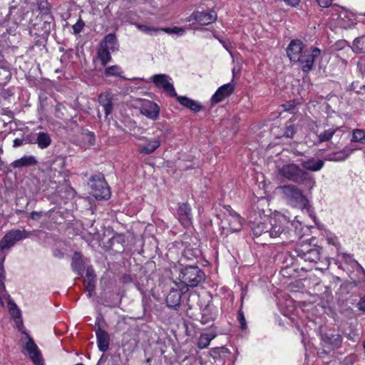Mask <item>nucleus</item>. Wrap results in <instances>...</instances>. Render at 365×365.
I'll return each instance as SVG.
<instances>
[{
	"label": "nucleus",
	"mask_w": 365,
	"mask_h": 365,
	"mask_svg": "<svg viewBox=\"0 0 365 365\" xmlns=\"http://www.w3.org/2000/svg\"><path fill=\"white\" fill-rule=\"evenodd\" d=\"M287 53L291 61L299 63L302 71L308 73L313 68L314 62L320 56L321 50L317 47L307 48L302 41L295 39L289 44Z\"/></svg>",
	"instance_id": "f257e3e1"
},
{
	"label": "nucleus",
	"mask_w": 365,
	"mask_h": 365,
	"mask_svg": "<svg viewBox=\"0 0 365 365\" xmlns=\"http://www.w3.org/2000/svg\"><path fill=\"white\" fill-rule=\"evenodd\" d=\"M283 198L290 205L302 210L309 209V200L304 195L302 190L294 185H287L277 187Z\"/></svg>",
	"instance_id": "f03ea898"
},
{
	"label": "nucleus",
	"mask_w": 365,
	"mask_h": 365,
	"mask_svg": "<svg viewBox=\"0 0 365 365\" xmlns=\"http://www.w3.org/2000/svg\"><path fill=\"white\" fill-rule=\"evenodd\" d=\"M279 173L283 177L294 182L305 183L309 189H312L315 185L314 179L296 164L284 165Z\"/></svg>",
	"instance_id": "7ed1b4c3"
},
{
	"label": "nucleus",
	"mask_w": 365,
	"mask_h": 365,
	"mask_svg": "<svg viewBox=\"0 0 365 365\" xmlns=\"http://www.w3.org/2000/svg\"><path fill=\"white\" fill-rule=\"evenodd\" d=\"M178 278L180 286L187 290L188 287H197L202 282L205 274L197 266H188L180 269Z\"/></svg>",
	"instance_id": "20e7f679"
},
{
	"label": "nucleus",
	"mask_w": 365,
	"mask_h": 365,
	"mask_svg": "<svg viewBox=\"0 0 365 365\" xmlns=\"http://www.w3.org/2000/svg\"><path fill=\"white\" fill-rule=\"evenodd\" d=\"M298 257L304 259V261L312 262V263H320L322 264V267H317L318 269H327L329 266V261L326 259H322L321 257V248L319 247H310L309 245H304L298 247L296 250Z\"/></svg>",
	"instance_id": "39448f33"
},
{
	"label": "nucleus",
	"mask_w": 365,
	"mask_h": 365,
	"mask_svg": "<svg viewBox=\"0 0 365 365\" xmlns=\"http://www.w3.org/2000/svg\"><path fill=\"white\" fill-rule=\"evenodd\" d=\"M285 221L284 217H270L269 229L268 230V237L269 238L281 237L283 241H294L291 232L283 225Z\"/></svg>",
	"instance_id": "423d86ee"
},
{
	"label": "nucleus",
	"mask_w": 365,
	"mask_h": 365,
	"mask_svg": "<svg viewBox=\"0 0 365 365\" xmlns=\"http://www.w3.org/2000/svg\"><path fill=\"white\" fill-rule=\"evenodd\" d=\"M30 232L25 230H11L4 236L0 241V252H4L5 250H9L11 247L15 245V244L29 237Z\"/></svg>",
	"instance_id": "0eeeda50"
},
{
	"label": "nucleus",
	"mask_w": 365,
	"mask_h": 365,
	"mask_svg": "<svg viewBox=\"0 0 365 365\" xmlns=\"http://www.w3.org/2000/svg\"><path fill=\"white\" fill-rule=\"evenodd\" d=\"M91 180V194L96 199H107L110 197L109 187L102 175L93 176Z\"/></svg>",
	"instance_id": "6e6552de"
},
{
	"label": "nucleus",
	"mask_w": 365,
	"mask_h": 365,
	"mask_svg": "<svg viewBox=\"0 0 365 365\" xmlns=\"http://www.w3.org/2000/svg\"><path fill=\"white\" fill-rule=\"evenodd\" d=\"M344 134L343 127L335 125H326L324 126L323 130L319 132L317 138L319 142L322 143L329 141L332 138L340 139Z\"/></svg>",
	"instance_id": "1a4fd4ad"
},
{
	"label": "nucleus",
	"mask_w": 365,
	"mask_h": 365,
	"mask_svg": "<svg viewBox=\"0 0 365 365\" xmlns=\"http://www.w3.org/2000/svg\"><path fill=\"white\" fill-rule=\"evenodd\" d=\"M153 83L159 88H162L171 97L177 96L175 88L170 82L171 78L166 74H155L152 76Z\"/></svg>",
	"instance_id": "9d476101"
},
{
	"label": "nucleus",
	"mask_w": 365,
	"mask_h": 365,
	"mask_svg": "<svg viewBox=\"0 0 365 365\" xmlns=\"http://www.w3.org/2000/svg\"><path fill=\"white\" fill-rule=\"evenodd\" d=\"M217 19V14L214 11H195L193 12L186 21L191 22L195 21L200 25H208L214 22Z\"/></svg>",
	"instance_id": "9b49d317"
},
{
	"label": "nucleus",
	"mask_w": 365,
	"mask_h": 365,
	"mask_svg": "<svg viewBox=\"0 0 365 365\" xmlns=\"http://www.w3.org/2000/svg\"><path fill=\"white\" fill-rule=\"evenodd\" d=\"M27 354L35 365H44L41 351L34 339L27 336V341L24 345Z\"/></svg>",
	"instance_id": "f8f14e48"
},
{
	"label": "nucleus",
	"mask_w": 365,
	"mask_h": 365,
	"mask_svg": "<svg viewBox=\"0 0 365 365\" xmlns=\"http://www.w3.org/2000/svg\"><path fill=\"white\" fill-rule=\"evenodd\" d=\"M140 112L148 118L156 120L159 116L160 108L157 103L149 100H144L140 108Z\"/></svg>",
	"instance_id": "ddd939ff"
},
{
	"label": "nucleus",
	"mask_w": 365,
	"mask_h": 365,
	"mask_svg": "<svg viewBox=\"0 0 365 365\" xmlns=\"http://www.w3.org/2000/svg\"><path fill=\"white\" fill-rule=\"evenodd\" d=\"M227 217V220L229 223V229L231 232H239L242 227V220L239 214L233 210L230 206L227 205L225 207Z\"/></svg>",
	"instance_id": "4468645a"
},
{
	"label": "nucleus",
	"mask_w": 365,
	"mask_h": 365,
	"mask_svg": "<svg viewBox=\"0 0 365 365\" xmlns=\"http://www.w3.org/2000/svg\"><path fill=\"white\" fill-rule=\"evenodd\" d=\"M177 215L183 227H188L192 225V210L187 203H182L178 207Z\"/></svg>",
	"instance_id": "2eb2a0df"
},
{
	"label": "nucleus",
	"mask_w": 365,
	"mask_h": 365,
	"mask_svg": "<svg viewBox=\"0 0 365 365\" xmlns=\"http://www.w3.org/2000/svg\"><path fill=\"white\" fill-rule=\"evenodd\" d=\"M269 218L270 217L264 216L263 221L261 222H252V230L255 237L264 236L268 237V230L269 227Z\"/></svg>",
	"instance_id": "dca6fc26"
},
{
	"label": "nucleus",
	"mask_w": 365,
	"mask_h": 365,
	"mask_svg": "<svg viewBox=\"0 0 365 365\" xmlns=\"http://www.w3.org/2000/svg\"><path fill=\"white\" fill-rule=\"evenodd\" d=\"M235 86L230 83L220 86L212 97V101L215 103H218L225 98L231 95L234 91Z\"/></svg>",
	"instance_id": "f3484780"
},
{
	"label": "nucleus",
	"mask_w": 365,
	"mask_h": 365,
	"mask_svg": "<svg viewBox=\"0 0 365 365\" xmlns=\"http://www.w3.org/2000/svg\"><path fill=\"white\" fill-rule=\"evenodd\" d=\"M98 347L101 351H106L110 345V336L107 331L102 329L99 326L96 329Z\"/></svg>",
	"instance_id": "a211bd4d"
},
{
	"label": "nucleus",
	"mask_w": 365,
	"mask_h": 365,
	"mask_svg": "<svg viewBox=\"0 0 365 365\" xmlns=\"http://www.w3.org/2000/svg\"><path fill=\"white\" fill-rule=\"evenodd\" d=\"M179 288L180 290H178V289L171 288L169 293L168 294L166 297V303L167 305L169 307L176 308L179 306L180 299H181V294L184 292V287H180Z\"/></svg>",
	"instance_id": "6ab92c4d"
},
{
	"label": "nucleus",
	"mask_w": 365,
	"mask_h": 365,
	"mask_svg": "<svg viewBox=\"0 0 365 365\" xmlns=\"http://www.w3.org/2000/svg\"><path fill=\"white\" fill-rule=\"evenodd\" d=\"M113 95L109 92L101 93L98 96L99 103L103 107L106 116H108L113 110Z\"/></svg>",
	"instance_id": "aec40b11"
},
{
	"label": "nucleus",
	"mask_w": 365,
	"mask_h": 365,
	"mask_svg": "<svg viewBox=\"0 0 365 365\" xmlns=\"http://www.w3.org/2000/svg\"><path fill=\"white\" fill-rule=\"evenodd\" d=\"M30 143H37L41 149L48 148L51 143V138L47 133L40 132L37 135V138L34 140H29Z\"/></svg>",
	"instance_id": "412c9836"
},
{
	"label": "nucleus",
	"mask_w": 365,
	"mask_h": 365,
	"mask_svg": "<svg viewBox=\"0 0 365 365\" xmlns=\"http://www.w3.org/2000/svg\"><path fill=\"white\" fill-rule=\"evenodd\" d=\"M175 97L177 98L178 101L182 106L190 109L194 112H198L202 108V106L198 102L192 100L186 96H180L177 95V96Z\"/></svg>",
	"instance_id": "4be33fe9"
},
{
	"label": "nucleus",
	"mask_w": 365,
	"mask_h": 365,
	"mask_svg": "<svg viewBox=\"0 0 365 365\" xmlns=\"http://www.w3.org/2000/svg\"><path fill=\"white\" fill-rule=\"evenodd\" d=\"M302 167L308 170L316 172L321 170L324 166V161L319 159L310 158L302 161Z\"/></svg>",
	"instance_id": "5701e85b"
},
{
	"label": "nucleus",
	"mask_w": 365,
	"mask_h": 365,
	"mask_svg": "<svg viewBox=\"0 0 365 365\" xmlns=\"http://www.w3.org/2000/svg\"><path fill=\"white\" fill-rule=\"evenodd\" d=\"M160 145L159 137L148 140L144 145H141L139 152L144 155L153 153Z\"/></svg>",
	"instance_id": "b1692460"
},
{
	"label": "nucleus",
	"mask_w": 365,
	"mask_h": 365,
	"mask_svg": "<svg viewBox=\"0 0 365 365\" xmlns=\"http://www.w3.org/2000/svg\"><path fill=\"white\" fill-rule=\"evenodd\" d=\"M100 46L110 51L117 50L118 42L115 35L114 34H108L106 35L103 40L101 42Z\"/></svg>",
	"instance_id": "393cba45"
},
{
	"label": "nucleus",
	"mask_w": 365,
	"mask_h": 365,
	"mask_svg": "<svg viewBox=\"0 0 365 365\" xmlns=\"http://www.w3.org/2000/svg\"><path fill=\"white\" fill-rule=\"evenodd\" d=\"M36 158L34 156H28L25 155L21 158L20 159H18L15 161H14L11 165L14 168H21L24 167H29L31 165H34L36 164Z\"/></svg>",
	"instance_id": "a878e982"
},
{
	"label": "nucleus",
	"mask_w": 365,
	"mask_h": 365,
	"mask_svg": "<svg viewBox=\"0 0 365 365\" xmlns=\"http://www.w3.org/2000/svg\"><path fill=\"white\" fill-rule=\"evenodd\" d=\"M71 267L73 270L78 275H82L84 270V262L81 255L75 252L71 262Z\"/></svg>",
	"instance_id": "bb28decb"
},
{
	"label": "nucleus",
	"mask_w": 365,
	"mask_h": 365,
	"mask_svg": "<svg viewBox=\"0 0 365 365\" xmlns=\"http://www.w3.org/2000/svg\"><path fill=\"white\" fill-rule=\"evenodd\" d=\"M5 270L4 269L3 262L0 263V304L4 306V299L7 298L8 294L6 293L5 285Z\"/></svg>",
	"instance_id": "cd10ccee"
},
{
	"label": "nucleus",
	"mask_w": 365,
	"mask_h": 365,
	"mask_svg": "<svg viewBox=\"0 0 365 365\" xmlns=\"http://www.w3.org/2000/svg\"><path fill=\"white\" fill-rule=\"evenodd\" d=\"M216 337V334L215 333H203L200 336L197 347L200 349H203L210 345L211 341Z\"/></svg>",
	"instance_id": "c85d7f7f"
},
{
	"label": "nucleus",
	"mask_w": 365,
	"mask_h": 365,
	"mask_svg": "<svg viewBox=\"0 0 365 365\" xmlns=\"http://www.w3.org/2000/svg\"><path fill=\"white\" fill-rule=\"evenodd\" d=\"M350 153L349 150H341L327 155L326 159L329 161H344L349 156Z\"/></svg>",
	"instance_id": "c756f323"
},
{
	"label": "nucleus",
	"mask_w": 365,
	"mask_h": 365,
	"mask_svg": "<svg viewBox=\"0 0 365 365\" xmlns=\"http://www.w3.org/2000/svg\"><path fill=\"white\" fill-rule=\"evenodd\" d=\"M7 304V307L11 315L15 319H19L21 317V312L16 304L10 299L9 295H7V298L4 299V304Z\"/></svg>",
	"instance_id": "7c9ffc66"
},
{
	"label": "nucleus",
	"mask_w": 365,
	"mask_h": 365,
	"mask_svg": "<svg viewBox=\"0 0 365 365\" xmlns=\"http://www.w3.org/2000/svg\"><path fill=\"white\" fill-rule=\"evenodd\" d=\"M351 48L356 53L365 52V36L356 38L353 42Z\"/></svg>",
	"instance_id": "2f4dec72"
},
{
	"label": "nucleus",
	"mask_w": 365,
	"mask_h": 365,
	"mask_svg": "<svg viewBox=\"0 0 365 365\" xmlns=\"http://www.w3.org/2000/svg\"><path fill=\"white\" fill-rule=\"evenodd\" d=\"M109 51L110 50L107 48H104L100 46V48L98 51V56L103 66H106L111 60V56Z\"/></svg>",
	"instance_id": "473e14b6"
},
{
	"label": "nucleus",
	"mask_w": 365,
	"mask_h": 365,
	"mask_svg": "<svg viewBox=\"0 0 365 365\" xmlns=\"http://www.w3.org/2000/svg\"><path fill=\"white\" fill-rule=\"evenodd\" d=\"M95 277L94 270L92 267H88L86 270V276L84 279L85 287L95 286Z\"/></svg>",
	"instance_id": "72a5a7b5"
},
{
	"label": "nucleus",
	"mask_w": 365,
	"mask_h": 365,
	"mask_svg": "<svg viewBox=\"0 0 365 365\" xmlns=\"http://www.w3.org/2000/svg\"><path fill=\"white\" fill-rule=\"evenodd\" d=\"M122 70L120 67L117 65L106 68L104 72L106 76H120Z\"/></svg>",
	"instance_id": "f704fd0d"
},
{
	"label": "nucleus",
	"mask_w": 365,
	"mask_h": 365,
	"mask_svg": "<svg viewBox=\"0 0 365 365\" xmlns=\"http://www.w3.org/2000/svg\"><path fill=\"white\" fill-rule=\"evenodd\" d=\"M351 141L359 143L365 141V131L362 129H354L352 133Z\"/></svg>",
	"instance_id": "c9c22d12"
},
{
	"label": "nucleus",
	"mask_w": 365,
	"mask_h": 365,
	"mask_svg": "<svg viewBox=\"0 0 365 365\" xmlns=\"http://www.w3.org/2000/svg\"><path fill=\"white\" fill-rule=\"evenodd\" d=\"M296 133V128L292 122L289 121L285 123L284 128V136L286 138H292Z\"/></svg>",
	"instance_id": "e433bc0d"
},
{
	"label": "nucleus",
	"mask_w": 365,
	"mask_h": 365,
	"mask_svg": "<svg viewBox=\"0 0 365 365\" xmlns=\"http://www.w3.org/2000/svg\"><path fill=\"white\" fill-rule=\"evenodd\" d=\"M160 31H163L169 34H177L178 36H182L185 33V29L182 27L174 26L173 28H161Z\"/></svg>",
	"instance_id": "4c0bfd02"
},
{
	"label": "nucleus",
	"mask_w": 365,
	"mask_h": 365,
	"mask_svg": "<svg viewBox=\"0 0 365 365\" xmlns=\"http://www.w3.org/2000/svg\"><path fill=\"white\" fill-rule=\"evenodd\" d=\"M135 25L140 31H141L145 34H152L153 32L160 31V29H158V28H155L153 26H149L144 25V24H135Z\"/></svg>",
	"instance_id": "58836bf2"
},
{
	"label": "nucleus",
	"mask_w": 365,
	"mask_h": 365,
	"mask_svg": "<svg viewBox=\"0 0 365 365\" xmlns=\"http://www.w3.org/2000/svg\"><path fill=\"white\" fill-rule=\"evenodd\" d=\"M85 23L81 19H79L77 22L73 26V34H78L83 30Z\"/></svg>",
	"instance_id": "ea45409f"
},
{
	"label": "nucleus",
	"mask_w": 365,
	"mask_h": 365,
	"mask_svg": "<svg viewBox=\"0 0 365 365\" xmlns=\"http://www.w3.org/2000/svg\"><path fill=\"white\" fill-rule=\"evenodd\" d=\"M207 312H208L207 309L203 310V314L201 319V322L203 324H209L213 321V317H207Z\"/></svg>",
	"instance_id": "a19ab883"
},
{
	"label": "nucleus",
	"mask_w": 365,
	"mask_h": 365,
	"mask_svg": "<svg viewBox=\"0 0 365 365\" xmlns=\"http://www.w3.org/2000/svg\"><path fill=\"white\" fill-rule=\"evenodd\" d=\"M237 318H238L241 329H245L247 328V324H246L245 317L243 313L240 312L238 313Z\"/></svg>",
	"instance_id": "79ce46f5"
},
{
	"label": "nucleus",
	"mask_w": 365,
	"mask_h": 365,
	"mask_svg": "<svg viewBox=\"0 0 365 365\" xmlns=\"http://www.w3.org/2000/svg\"><path fill=\"white\" fill-rule=\"evenodd\" d=\"M357 307L360 311L365 312V295L357 303Z\"/></svg>",
	"instance_id": "37998d69"
},
{
	"label": "nucleus",
	"mask_w": 365,
	"mask_h": 365,
	"mask_svg": "<svg viewBox=\"0 0 365 365\" xmlns=\"http://www.w3.org/2000/svg\"><path fill=\"white\" fill-rule=\"evenodd\" d=\"M321 7L327 8L331 4L332 0H317Z\"/></svg>",
	"instance_id": "c03bdc74"
},
{
	"label": "nucleus",
	"mask_w": 365,
	"mask_h": 365,
	"mask_svg": "<svg viewBox=\"0 0 365 365\" xmlns=\"http://www.w3.org/2000/svg\"><path fill=\"white\" fill-rule=\"evenodd\" d=\"M24 140L21 138H15L13 141V146L14 148L19 147L24 144Z\"/></svg>",
	"instance_id": "a18cd8bd"
},
{
	"label": "nucleus",
	"mask_w": 365,
	"mask_h": 365,
	"mask_svg": "<svg viewBox=\"0 0 365 365\" xmlns=\"http://www.w3.org/2000/svg\"><path fill=\"white\" fill-rule=\"evenodd\" d=\"M41 217V213L34 211L31 213V218L34 220H38Z\"/></svg>",
	"instance_id": "49530a36"
},
{
	"label": "nucleus",
	"mask_w": 365,
	"mask_h": 365,
	"mask_svg": "<svg viewBox=\"0 0 365 365\" xmlns=\"http://www.w3.org/2000/svg\"><path fill=\"white\" fill-rule=\"evenodd\" d=\"M86 291L88 292L87 296L88 298L91 297L93 293L95 290V286L86 287Z\"/></svg>",
	"instance_id": "de8ad7c7"
},
{
	"label": "nucleus",
	"mask_w": 365,
	"mask_h": 365,
	"mask_svg": "<svg viewBox=\"0 0 365 365\" xmlns=\"http://www.w3.org/2000/svg\"><path fill=\"white\" fill-rule=\"evenodd\" d=\"M284 1L287 4L294 6L296 5H298L299 0H284Z\"/></svg>",
	"instance_id": "09e8293b"
},
{
	"label": "nucleus",
	"mask_w": 365,
	"mask_h": 365,
	"mask_svg": "<svg viewBox=\"0 0 365 365\" xmlns=\"http://www.w3.org/2000/svg\"><path fill=\"white\" fill-rule=\"evenodd\" d=\"M359 66L360 70L363 73H365V62L364 63L361 62Z\"/></svg>",
	"instance_id": "8fccbe9b"
},
{
	"label": "nucleus",
	"mask_w": 365,
	"mask_h": 365,
	"mask_svg": "<svg viewBox=\"0 0 365 365\" xmlns=\"http://www.w3.org/2000/svg\"><path fill=\"white\" fill-rule=\"evenodd\" d=\"M224 47L227 50L229 51L228 48H227V45H225V44H223Z\"/></svg>",
	"instance_id": "3c124183"
},
{
	"label": "nucleus",
	"mask_w": 365,
	"mask_h": 365,
	"mask_svg": "<svg viewBox=\"0 0 365 365\" xmlns=\"http://www.w3.org/2000/svg\"><path fill=\"white\" fill-rule=\"evenodd\" d=\"M363 348L365 350V341L363 342Z\"/></svg>",
	"instance_id": "603ef678"
},
{
	"label": "nucleus",
	"mask_w": 365,
	"mask_h": 365,
	"mask_svg": "<svg viewBox=\"0 0 365 365\" xmlns=\"http://www.w3.org/2000/svg\"><path fill=\"white\" fill-rule=\"evenodd\" d=\"M14 9V6H11V7H10L11 12L12 11V10H13Z\"/></svg>",
	"instance_id": "864d4df0"
},
{
	"label": "nucleus",
	"mask_w": 365,
	"mask_h": 365,
	"mask_svg": "<svg viewBox=\"0 0 365 365\" xmlns=\"http://www.w3.org/2000/svg\"><path fill=\"white\" fill-rule=\"evenodd\" d=\"M361 269H362V272H364V274H365V270H364L362 267H361Z\"/></svg>",
	"instance_id": "5fc2aeb1"
},
{
	"label": "nucleus",
	"mask_w": 365,
	"mask_h": 365,
	"mask_svg": "<svg viewBox=\"0 0 365 365\" xmlns=\"http://www.w3.org/2000/svg\"><path fill=\"white\" fill-rule=\"evenodd\" d=\"M229 52H230V54L232 56V52L230 51H229Z\"/></svg>",
	"instance_id": "6e6d98bb"
},
{
	"label": "nucleus",
	"mask_w": 365,
	"mask_h": 365,
	"mask_svg": "<svg viewBox=\"0 0 365 365\" xmlns=\"http://www.w3.org/2000/svg\"><path fill=\"white\" fill-rule=\"evenodd\" d=\"M91 138L94 140V135H91Z\"/></svg>",
	"instance_id": "4d7b16f0"
}]
</instances>
